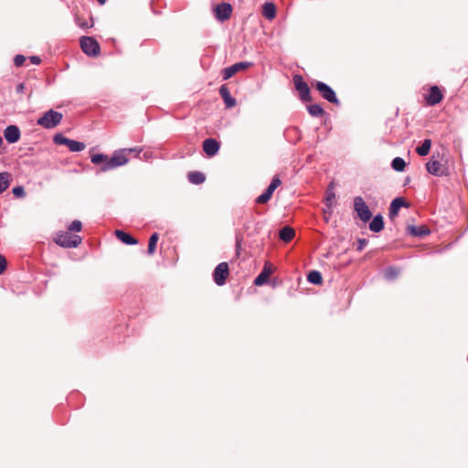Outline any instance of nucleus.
<instances>
[{
  "mask_svg": "<svg viewBox=\"0 0 468 468\" xmlns=\"http://www.w3.org/2000/svg\"><path fill=\"white\" fill-rule=\"evenodd\" d=\"M82 229V223L80 220H73L68 227L69 231L79 232Z\"/></svg>",
  "mask_w": 468,
  "mask_h": 468,
  "instance_id": "nucleus-33",
  "label": "nucleus"
},
{
  "mask_svg": "<svg viewBox=\"0 0 468 468\" xmlns=\"http://www.w3.org/2000/svg\"><path fill=\"white\" fill-rule=\"evenodd\" d=\"M20 130L16 125H9L4 131V136L10 144L16 143L20 139Z\"/></svg>",
  "mask_w": 468,
  "mask_h": 468,
  "instance_id": "nucleus-15",
  "label": "nucleus"
},
{
  "mask_svg": "<svg viewBox=\"0 0 468 468\" xmlns=\"http://www.w3.org/2000/svg\"><path fill=\"white\" fill-rule=\"evenodd\" d=\"M115 236L122 243L127 244V245H134V244L138 243L136 239H134L129 233H127V232H125V231H123L122 229H116L115 230Z\"/></svg>",
  "mask_w": 468,
  "mask_h": 468,
  "instance_id": "nucleus-20",
  "label": "nucleus"
},
{
  "mask_svg": "<svg viewBox=\"0 0 468 468\" xmlns=\"http://www.w3.org/2000/svg\"><path fill=\"white\" fill-rule=\"evenodd\" d=\"M81 238L79 235L72 234L69 231H61L56 234L54 241L63 248H77L80 242Z\"/></svg>",
  "mask_w": 468,
  "mask_h": 468,
  "instance_id": "nucleus-3",
  "label": "nucleus"
},
{
  "mask_svg": "<svg viewBox=\"0 0 468 468\" xmlns=\"http://www.w3.org/2000/svg\"><path fill=\"white\" fill-rule=\"evenodd\" d=\"M9 174L7 172L0 173V194L5 191L9 186Z\"/></svg>",
  "mask_w": 468,
  "mask_h": 468,
  "instance_id": "nucleus-30",
  "label": "nucleus"
},
{
  "mask_svg": "<svg viewBox=\"0 0 468 468\" xmlns=\"http://www.w3.org/2000/svg\"><path fill=\"white\" fill-rule=\"evenodd\" d=\"M219 150V143L213 138L206 139L203 142V151L208 156L215 155Z\"/></svg>",
  "mask_w": 468,
  "mask_h": 468,
  "instance_id": "nucleus-17",
  "label": "nucleus"
},
{
  "mask_svg": "<svg viewBox=\"0 0 468 468\" xmlns=\"http://www.w3.org/2000/svg\"><path fill=\"white\" fill-rule=\"evenodd\" d=\"M158 234L157 233H154L151 237H150V239H149V242H148V253L149 254H152L154 253V251L155 250V247H156V243L158 241Z\"/></svg>",
  "mask_w": 468,
  "mask_h": 468,
  "instance_id": "nucleus-32",
  "label": "nucleus"
},
{
  "mask_svg": "<svg viewBox=\"0 0 468 468\" xmlns=\"http://www.w3.org/2000/svg\"><path fill=\"white\" fill-rule=\"evenodd\" d=\"M251 64L250 62H238L230 67L225 68L222 70L224 80H229L237 72L246 70Z\"/></svg>",
  "mask_w": 468,
  "mask_h": 468,
  "instance_id": "nucleus-13",
  "label": "nucleus"
},
{
  "mask_svg": "<svg viewBox=\"0 0 468 468\" xmlns=\"http://www.w3.org/2000/svg\"><path fill=\"white\" fill-rule=\"evenodd\" d=\"M292 80L295 89L300 93L301 100L303 101H310L312 100L310 95V89L308 84L303 80V77L297 74L293 76Z\"/></svg>",
  "mask_w": 468,
  "mask_h": 468,
  "instance_id": "nucleus-8",
  "label": "nucleus"
},
{
  "mask_svg": "<svg viewBox=\"0 0 468 468\" xmlns=\"http://www.w3.org/2000/svg\"><path fill=\"white\" fill-rule=\"evenodd\" d=\"M407 231H408V233H410V235H412L414 237H423L430 233L429 229L424 225L420 226V227L408 226Z\"/></svg>",
  "mask_w": 468,
  "mask_h": 468,
  "instance_id": "nucleus-21",
  "label": "nucleus"
},
{
  "mask_svg": "<svg viewBox=\"0 0 468 468\" xmlns=\"http://www.w3.org/2000/svg\"><path fill=\"white\" fill-rule=\"evenodd\" d=\"M307 280L309 282L317 285L322 284L323 282L322 275L318 271H310L309 274L307 275Z\"/></svg>",
  "mask_w": 468,
  "mask_h": 468,
  "instance_id": "nucleus-28",
  "label": "nucleus"
},
{
  "mask_svg": "<svg viewBox=\"0 0 468 468\" xmlns=\"http://www.w3.org/2000/svg\"><path fill=\"white\" fill-rule=\"evenodd\" d=\"M25 89H26L25 83L21 82L16 86V90L17 93H23Z\"/></svg>",
  "mask_w": 468,
  "mask_h": 468,
  "instance_id": "nucleus-40",
  "label": "nucleus"
},
{
  "mask_svg": "<svg viewBox=\"0 0 468 468\" xmlns=\"http://www.w3.org/2000/svg\"><path fill=\"white\" fill-rule=\"evenodd\" d=\"M295 236V230L289 227H283L279 233L280 239L284 242H290Z\"/></svg>",
  "mask_w": 468,
  "mask_h": 468,
  "instance_id": "nucleus-22",
  "label": "nucleus"
},
{
  "mask_svg": "<svg viewBox=\"0 0 468 468\" xmlns=\"http://www.w3.org/2000/svg\"><path fill=\"white\" fill-rule=\"evenodd\" d=\"M262 16L269 20H271L276 16V6L272 3H265L262 6Z\"/></svg>",
  "mask_w": 468,
  "mask_h": 468,
  "instance_id": "nucleus-23",
  "label": "nucleus"
},
{
  "mask_svg": "<svg viewBox=\"0 0 468 468\" xmlns=\"http://www.w3.org/2000/svg\"><path fill=\"white\" fill-rule=\"evenodd\" d=\"M82 51L88 56H97L100 54L101 48L97 40L90 37H81L80 40Z\"/></svg>",
  "mask_w": 468,
  "mask_h": 468,
  "instance_id": "nucleus-5",
  "label": "nucleus"
},
{
  "mask_svg": "<svg viewBox=\"0 0 468 468\" xmlns=\"http://www.w3.org/2000/svg\"><path fill=\"white\" fill-rule=\"evenodd\" d=\"M53 141L56 144L66 145L71 152H80L86 147L82 142L69 139L63 136L61 133H58L53 137Z\"/></svg>",
  "mask_w": 468,
  "mask_h": 468,
  "instance_id": "nucleus-4",
  "label": "nucleus"
},
{
  "mask_svg": "<svg viewBox=\"0 0 468 468\" xmlns=\"http://www.w3.org/2000/svg\"><path fill=\"white\" fill-rule=\"evenodd\" d=\"M333 188H334V184L331 183L329 187H328V189H327V191H326V197H325V203H326V207H327L329 214H331L330 209L333 207V200L335 197V194Z\"/></svg>",
  "mask_w": 468,
  "mask_h": 468,
  "instance_id": "nucleus-27",
  "label": "nucleus"
},
{
  "mask_svg": "<svg viewBox=\"0 0 468 468\" xmlns=\"http://www.w3.org/2000/svg\"><path fill=\"white\" fill-rule=\"evenodd\" d=\"M391 166L398 172H402L405 169L406 163L401 157H396L392 160Z\"/></svg>",
  "mask_w": 468,
  "mask_h": 468,
  "instance_id": "nucleus-31",
  "label": "nucleus"
},
{
  "mask_svg": "<svg viewBox=\"0 0 468 468\" xmlns=\"http://www.w3.org/2000/svg\"><path fill=\"white\" fill-rule=\"evenodd\" d=\"M384 229V221L381 215H377L369 223V229L373 232H379Z\"/></svg>",
  "mask_w": 468,
  "mask_h": 468,
  "instance_id": "nucleus-24",
  "label": "nucleus"
},
{
  "mask_svg": "<svg viewBox=\"0 0 468 468\" xmlns=\"http://www.w3.org/2000/svg\"><path fill=\"white\" fill-rule=\"evenodd\" d=\"M219 94L222 97L227 108H233L236 105V100L231 97L230 91L227 85H222L219 88Z\"/></svg>",
  "mask_w": 468,
  "mask_h": 468,
  "instance_id": "nucleus-19",
  "label": "nucleus"
},
{
  "mask_svg": "<svg viewBox=\"0 0 468 468\" xmlns=\"http://www.w3.org/2000/svg\"><path fill=\"white\" fill-rule=\"evenodd\" d=\"M431 146V140L425 139L421 145L416 148V152L420 156H425L429 154Z\"/></svg>",
  "mask_w": 468,
  "mask_h": 468,
  "instance_id": "nucleus-26",
  "label": "nucleus"
},
{
  "mask_svg": "<svg viewBox=\"0 0 468 468\" xmlns=\"http://www.w3.org/2000/svg\"><path fill=\"white\" fill-rule=\"evenodd\" d=\"M281 185L282 181L280 180V178L277 176H274L267 189L264 191V193L256 198V203L266 204L267 202H269L275 189L279 187Z\"/></svg>",
  "mask_w": 468,
  "mask_h": 468,
  "instance_id": "nucleus-9",
  "label": "nucleus"
},
{
  "mask_svg": "<svg viewBox=\"0 0 468 468\" xmlns=\"http://www.w3.org/2000/svg\"><path fill=\"white\" fill-rule=\"evenodd\" d=\"M313 86L316 88L324 100L336 105L339 104V100L337 99L335 92L327 84L322 81H316L315 83H313Z\"/></svg>",
  "mask_w": 468,
  "mask_h": 468,
  "instance_id": "nucleus-6",
  "label": "nucleus"
},
{
  "mask_svg": "<svg viewBox=\"0 0 468 468\" xmlns=\"http://www.w3.org/2000/svg\"><path fill=\"white\" fill-rule=\"evenodd\" d=\"M187 178L192 184L195 185L202 184L206 180L205 175L198 171L189 172Z\"/></svg>",
  "mask_w": 468,
  "mask_h": 468,
  "instance_id": "nucleus-25",
  "label": "nucleus"
},
{
  "mask_svg": "<svg viewBox=\"0 0 468 468\" xmlns=\"http://www.w3.org/2000/svg\"><path fill=\"white\" fill-rule=\"evenodd\" d=\"M354 209L359 218L364 222H367L372 217L371 211L361 197H356L354 198Z\"/></svg>",
  "mask_w": 468,
  "mask_h": 468,
  "instance_id": "nucleus-7",
  "label": "nucleus"
},
{
  "mask_svg": "<svg viewBox=\"0 0 468 468\" xmlns=\"http://www.w3.org/2000/svg\"><path fill=\"white\" fill-rule=\"evenodd\" d=\"M25 60H26V58L23 55H16L14 58V64L16 67H21L24 64Z\"/></svg>",
  "mask_w": 468,
  "mask_h": 468,
  "instance_id": "nucleus-35",
  "label": "nucleus"
},
{
  "mask_svg": "<svg viewBox=\"0 0 468 468\" xmlns=\"http://www.w3.org/2000/svg\"><path fill=\"white\" fill-rule=\"evenodd\" d=\"M2 144H3V139H2V137L0 136V146L2 145Z\"/></svg>",
  "mask_w": 468,
  "mask_h": 468,
  "instance_id": "nucleus-43",
  "label": "nucleus"
},
{
  "mask_svg": "<svg viewBox=\"0 0 468 468\" xmlns=\"http://www.w3.org/2000/svg\"><path fill=\"white\" fill-rule=\"evenodd\" d=\"M142 149L137 150L136 148L122 149L115 151L111 157L103 154H96L91 156V163L94 165H101V171L106 172L121 165H125L128 162L127 155L132 153L139 154Z\"/></svg>",
  "mask_w": 468,
  "mask_h": 468,
  "instance_id": "nucleus-1",
  "label": "nucleus"
},
{
  "mask_svg": "<svg viewBox=\"0 0 468 468\" xmlns=\"http://www.w3.org/2000/svg\"><path fill=\"white\" fill-rule=\"evenodd\" d=\"M402 207H409V204L404 200L403 197H397L395 198L389 207V213L388 216L391 219L396 218L399 214V210Z\"/></svg>",
  "mask_w": 468,
  "mask_h": 468,
  "instance_id": "nucleus-18",
  "label": "nucleus"
},
{
  "mask_svg": "<svg viewBox=\"0 0 468 468\" xmlns=\"http://www.w3.org/2000/svg\"><path fill=\"white\" fill-rule=\"evenodd\" d=\"M308 112L314 117L323 116L324 114V109L319 104H311L307 106Z\"/></svg>",
  "mask_w": 468,
  "mask_h": 468,
  "instance_id": "nucleus-29",
  "label": "nucleus"
},
{
  "mask_svg": "<svg viewBox=\"0 0 468 468\" xmlns=\"http://www.w3.org/2000/svg\"><path fill=\"white\" fill-rule=\"evenodd\" d=\"M229 270L227 262L219 263L216 269L214 270L213 277L215 282L221 286L226 282L227 278L229 277Z\"/></svg>",
  "mask_w": 468,
  "mask_h": 468,
  "instance_id": "nucleus-10",
  "label": "nucleus"
},
{
  "mask_svg": "<svg viewBox=\"0 0 468 468\" xmlns=\"http://www.w3.org/2000/svg\"><path fill=\"white\" fill-rule=\"evenodd\" d=\"M76 23H77V25H78L80 27H81V28H83V29H87V28H89V27H91V25H90V23H89V22L84 21V20H81L80 17H77V18H76Z\"/></svg>",
  "mask_w": 468,
  "mask_h": 468,
  "instance_id": "nucleus-36",
  "label": "nucleus"
},
{
  "mask_svg": "<svg viewBox=\"0 0 468 468\" xmlns=\"http://www.w3.org/2000/svg\"><path fill=\"white\" fill-rule=\"evenodd\" d=\"M443 96L437 86H432L429 90V93L426 96L427 103L431 106L436 105L441 101Z\"/></svg>",
  "mask_w": 468,
  "mask_h": 468,
  "instance_id": "nucleus-16",
  "label": "nucleus"
},
{
  "mask_svg": "<svg viewBox=\"0 0 468 468\" xmlns=\"http://www.w3.org/2000/svg\"><path fill=\"white\" fill-rule=\"evenodd\" d=\"M62 119V113L54 110H48L43 113L37 123L45 129H53L61 122Z\"/></svg>",
  "mask_w": 468,
  "mask_h": 468,
  "instance_id": "nucleus-2",
  "label": "nucleus"
},
{
  "mask_svg": "<svg viewBox=\"0 0 468 468\" xmlns=\"http://www.w3.org/2000/svg\"><path fill=\"white\" fill-rule=\"evenodd\" d=\"M30 60L33 64L38 65L41 62V59L37 56H32L30 57Z\"/></svg>",
  "mask_w": 468,
  "mask_h": 468,
  "instance_id": "nucleus-41",
  "label": "nucleus"
},
{
  "mask_svg": "<svg viewBox=\"0 0 468 468\" xmlns=\"http://www.w3.org/2000/svg\"><path fill=\"white\" fill-rule=\"evenodd\" d=\"M6 268V260L5 258L0 254V274L4 272Z\"/></svg>",
  "mask_w": 468,
  "mask_h": 468,
  "instance_id": "nucleus-37",
  "label": "nucleus"
},
{
  "mask_svg": "<svg viewBox=\"0 0 468 468\" xmlns=\"http://www.w3.org/2000/svg\"><path fill=\"white\" fill-rule=\"evenodd\" d=\"M12 193L14 194V196H16V197H24L26 196V192H25V189L22 186H15L13 189H12Z\"/></svg>",
  "mask_w": 468,
  "mask_h": 468,
  "instance_id": "nucleus-34",
  "label": "nucleus"
},
{
  "mask_svg": "<svg viewBox=\"0 0 468 468\" xmlns=\"http://www.w3.org/2000/svg\"><path fill=\"white\" fill-rule=\"evenodd\" d=\"M97 1H98L101 5H103V4L106 2V0H97Z\"/></svg>",
  "mask_w": 468,
  "mask_h": 468,
  "instance_id": "nucleus-42",
  "label": "nucleus"
},
{
  "mask_svg": "<svg viewBox=\"0 0 468 468\" xmlns=\"http://www.w3.org/2000/svg\"><path fill=\"white\" fill-rule=\"evenodd\" d=\"M232 6L229 3H222L214 8V13L218 21L229 20L232 14Z\"/></svg>",
  "mask_w": 468,
  "mask_h": 468,
  "instance_id": "nucleus-11",
  "label": "nucleus"
},
{
  "mask_svg": "<svg viewBox=\"0 0 468 468\" xmlns=\"http://www.w3.org/2000/svg\"><path fill=\"white\" fill-rule=\"evenodd\" d=\"M367 244V239H358L356 250L358 251L363 250Z\"/></svg>",
  "mask_w": 468,
  "mask_h": 468,
  "instance_id": "nucleus-38",
  "label": "nucleus"
},
{
  "mask_svg": "<svg viewBox=\"0 0 468 468\" xmlns=\"http://www.w3.org/2000/svg\"><path fill=\"white\" fill-rule=\"evenodd\" d=\"M386 273L388 278H395L398 275V271L395 268H389Z\"/></svg>",
  "mask_w": 468,
  "mask_h": 468,
  "instance_id": "nucleus-39",
  "label": "nucleus"
},
{
  "mask_svg": "<svg viewBox=\"0 0 468 468\" xmlns=\"http://www.w3.org/2000/svg\"><path fill=\"white\" fill-rule=\"evenodd\" d=\"M272 272V265L270 262H265L263 270L254 280L256 286H261L265 284Z\"/></svg>",
  "mask_w": 468,
  "mask_h": 468,
  "instance_id": "nucleus-14",
  "label": "nucleus"
},
{
  "mask_svg": "<svg viewBox=\"0 0 468 468\" xmlns=\"http://www.w3.org/2000/svg\"><path fill=\"white\" fill-rule=\"evenodd\" d=\"M426 169L433 176H441L446 175L445 167L434 155H432L431 160L426 164Z\"/></svg>",
  "mask_w": 468,
  "mask_h": 468,
  "instance_id": "nucleus-12",
  "label": "nucleus"
}]
</instances>
